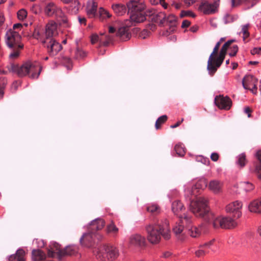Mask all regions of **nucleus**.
Masks as SVG:
<instances>
[{
	"label": "nucleus",
	"mask_w": 261,
	"mask_h": 261,
	"mask_svg": "<svg viewBox=\"0 0 261 261\" xmlns=\"http://www.w3.org/2000/svg\"><path fill=\"white\" fill-rule=\"evenodd\" d=\"M60 250V249H57L56 251H54L52 249H49L48 251L47 255L50 257H54L56 255H57L58 256V254L57 253V252Z\"/></svg>",
	"instance_id": "nucleus-52"
},
{
	"label": "nucleus",
	"mask_w": 261,
	"mask_h": 261,
	"mask_svg": "<svg viewBox=\"0 0 261 261\" xmlns=\"http://www.w3.org/2000/svg\"><path fill=\"white\" fill-rule=\"evenodd\" d=\"M190 210L196 217L204 218L208 223L211 218H213V213L210 212L207 200L204 197H199L192 200Z\"/></svg>",
	"instance_id": "nucleus-4"
},
{
	"label": "nucleus",
	"mask_w": 261,
	"mask_h": 261,
	"mask_svg": "<svg viewBox=\"0 0 261 261\" xmlns=\"http://www.w3.org/2000/svg\"><path fill=\"white\" fill-rule=\"evenodd\" d=\"M198 0H182L185 5L190 7L195 4Z\"/></svg>",
	"instance_id": "nucleus-56"
},
{
	"label": "nucleus",
	"mask_w": 261,
	"mask_h": 261,
	"mask_svg": "<svg viewBox=\"0 0 261 261\" xmlns=\"http://www.w3.org/2000/svg\"><path fill=\"white\" fill-rule=\"evenodd\" d=\"M219 159V154L217 152H213L211 155V159L214 162H217Z\"/></svg>",
	"instance_id": "nucleus-55"
},
{
	"label": "nucleus",
	"mask_w": 261,
	"mask_h": 261,
	"mask_svg": "<svg viewBox=\"0 0 261 261\" xmlns=\"http://www.w3.org/2000/svg\"><path fill=\"white\" fill-rule=\"evenodd\" d=\"M32 258L34 261H42L46 258V254L40 249H34L32 252Z\"/></svg>",
	"instance_id": "nucleus-30"
},
{
	"label": "nucleus",
	"mask_w": 261,
	"mask_h": 261,
	"mask_svg": "<svg viewBox=\"0 0 261 261\" xmlns=\"http://www.w3.org/2000/svg\"><path fill=\"white\" fill-rule=\"evenodd\" d=\"M44 12L45 15L48 16L55 15L57 18H62V20L63 21L66 20V19L64 18V13L62 9L53 2L47 3L45 4Z\"/></svg>",
	"instance_id": "nucleus-10"
},
{
	"label": "nucleus",
	"mask_w": 261,
	"mask_h": 261,
	"mask_svg": "<svg viewBox=\"0 0 261 261\" xmlns=\"http://www.w3.org/2000/svg\"><path fill=\"white\" fill-rule=\"evenodd\" d=\"M5 21L4 15L0 13V28L3 25Z\"/></svg>",
	"instance_id": "nucleus-62"
},
{
	"label": "nucleus",
	"mask_w": 261,
	"mask_h": 261,
	"mask_svg": "<svg viewBox=\"0 0 261 261\" xmlns=\"http://www.w3.org/2000/svg\"><path fill=\"white\" fill-rule=\"evenodd\" d=\"M94 236L95 237V234L93 232L84 234L80 239L81 244L85 247H91L92 245L93 242L94 241Z\"/></svg>",
	"instance_id": "nucleus-23"
},
{
	"label": "nucleus",
	"mask_w": 261,
	"mask_h": 261,
	"mask_svg": "<svg viewBox=\"0 0 261 261\" xmlns=\"http://www.w3.org/2000/svg\"><path fill=\"white\" fill-rule=\"evenodd\" d=\"M42 66L36 62L28 61L19 65L12 64L9 69L10 71L17 74L19 77L28 76L32 79H37L42 70Z\"/></svg>",
	"instance_id": "nucleus-2"
},
{
	"label": "nucleus",
	"mask_w": 261,
	"mask_h": 261,
	"mask_svg": "<svg viewBox=\"0 0 261 261\" xmlns=\"http://www.w3.org/2000/svg\"><path fill=\"white\" fill-rule=\"evenodd\" d=\"M166 22L164 25L170 27L171 31H173L177 25V17L173 14H170L167 17L166 16Z\"/></svg>",
	"instance_id": "nucleus-29"
},
{
	"label": "nucleus",
	"mask_w": 261,
	"mask_h": 261,
	"mask_svg": "<svg viewBox=\"0 0 261 261\" xmlns=\"http://www.w3.org/2000/svg\"><path fill=\"white\" fill-rule=\"evenodd\" d=\"M250 172H252V173H256L257 176L258 175V174H260V172H261V166H259V165H255V169L254 170H252V169H250Z\"/></svg>",
	"instance_id": "nucleus-53"
},
{
	"label": "nucleus",
	"mask_w": 261,
	"mask_h": 261,
	"mask_svg": "<svg viewBox=\"0 0 261 261\" xmlns=\"http://www.w3.org/2000/svg\"><path fill=\"white\" fill-rule=\"evenodd\" d=\"M219 48L217 46H215L207 61V69L211 75H213L219 67L217 66V58H215V56L218 51Z\"/></svg>",
	"instance_id": "nucleus-14"
},
{
	"label": "nucleus",
	"mask_w": 261,
	"mask_h": 261,
	"mask_svg": "<svg viewBox=\"0 0 261 261\" xmlns=\"http://www.w3.org/2000/svg\"><path fill=\"white\" fill-rule=\"evenodd\" d=\"M96 258L101 261H114L118 257V248L112 245H104L93 251Z\"/></svg>",
	"instance_id": "nucleus-7"
},
{
	"label": "nucleus",
	"mask_w": 261,
	"mask_h": 261,
	"mask_svg": "<svg viewBox=\"0 0 261 261\" xmlns=\"http://www.w3.org/2000/svg\"><path fill=\"white\" fill-rule=\"evenodd\" d=\"M168 117L166 115L160 116L156 120L155 123L156 129H159L161 128V126L164 124L167 120Z\"/></svg>",
	"instance_id": "nucleus-37"
},
{
	"label": "nucleus",
	"mask_w": 261,
	"mask_h": 261,
	"mask_svg": "<svg viewBox=\"0 0 261 261\" xmlns=\"http://www.w3.org/2000/svg\"><path fill=\"white\" fill-rule=\"evenodd\" d=\"M105 221L102 219H97L93 221L91 223L92 230H99L102 229L105 226Z\"/></svg>",
	"instance_id": "nucleus-31"
},
{
	"label": "nucleus",
	"mask_w": 261,
	"mask_h": 261,
	"mask_svg": "<svg viewBox=\"0 0 261 261\" xmlns=\"http://www.w3.org/2000/svg\"><path fill=\"white\" fill-rule=\"evenodd\" d=\"M146 210L151 214H154L159 212V207L156 204H150L147 206Z\"/></svg>",
	"instance_id": "nucleus-41"
},
{
	"label": "nucleus",
	"mask_w": 261,
	"mask_h": 261,
	"mask_svg": "<svg viewBox=\"0 0 261 261\" xmlns=\"http://www.w3.org/2000/svg\"><path fill=\"white\" fill-rule=\"evenodd\" d=\"M192 221V217L188 214H184V217L182 220L179 219V222H176L173 228V231L176 235L180 234L184 229V222L186 225H189Z\"/></svg>",
	"instance_id": "nucleus-16"
},
{
	"label": "nucleus",
	"mask_w": 261,
	"mask_h": 261,
	"mask_svg": "<svg viewBox=\"0 0 261 261\" xmlns=\"http://www.w3.org/2000/svg\"><path fill=\"white\" fill-rule=\"evenodd\" d=\"M171 255V253L170 252L167 251L163 253L162 257L164 258H168Z\"/></svg>",
	"instance_id": "nucleus-64"
},
{
	"label": "nucleus",
	"mask_w": 261,
	"mask_h": 261,
	"mask_svg": "<svg viewBox=\"0 0 261 261\" xmlns=\"http://www.w3.org/2000/svg\"><path fill=\"white\" fill-rule=\"evenodd\" d=\"M230 51L229 53V55L231 57L235 56L238 51V46L237 45H234L232 46L230 48Z\"/></svg>",
	"instance_id": "nucleus-47"
},
{
	"label": "nucleus",
	"mask_w": 261,
	"mask_h": 261,
	"mask_svg": "<svg viewBox=\"0 0 261 261\" xmlns=\"http://www.w3.org/2000/svg\"><path fill=\"white\" fill-rule=\"evenodd\" d=\"M99 39V37L96 34H94L91 36V42L92 44H95L96 43Z\"/></svg>",
	"instance_id": "nucleus-57"
},
{
	"label": "nucleus",
	"mask_w": 261,
	"mask_h": 261,
	"mask_svg": "<svg viewBox=\"0 0 261 261\" xmlns=\"http://www.w3.org/2000/svg\"><path fill=\"white\" fill-rule=\"evenodd\" d=\"M243 203L241 201L236 200L228 204L225 207L227 213L232 215L233 218L239 219L242 215V208Z\"/></svg>",
	"instance_id": "nucleus-11"
},
{
	"label": "nucleus",
	"mask_w": 261,
	"mask_h": 261,
	"mask_svg": "<svg viewBox=\"0 0 261 261\" xmlns=\"http://www.w3.org/2000/svg\"><path fill=\"white\" fill-rule=\"evenodd\" d=\"M58 24L57 23L51 21L46 24L44 30L40 27H37L34 30L33 34V37L40 41L53 39L54 37L57 35Z\"/></svg>",
	"instance_id": "nucleus-6"
},
{
	"label": "nucleus",
	"mask_w": 261,
	"mask_h": 261,
	"mask_svg": "<svg viewBox=\"0 0 261 261\" xmlns=\"http://www.w3.org/2000/svg\"><path fill=\"white\" fill-rule=\"evenodd\" d=\"M107 230L108 233H112L113 236H116L119 230L113 222L107 226Z\"/></svg>",
	"instance_id": "nucleus-38"
},
{
	"label": "nucleus",
	"mask_w": 261,
	"mask_h": 261,
	"mask_svg": "<svg viewBox=\"0 0 261 261\" xmlns=\"http://www.w3.org/2000/svg\"><path fill=\"white\" fill-rule=\"evenodd\" d=\"M129 243L130 246L142 247L145 246L146 241L144 237L135 234L130 237Z\"/></svg>",
	"instance_id": "nucleus-19"
},
{
	"label": "nucleus",
	"mask_w": 261,
	"mask_h": 261,
	"mask_svg": "<svg viewBox=\"0 0 261 261\" xmlns=\"http://www.w3.org/2000/svg\"><path fill=\"white\" fill-rule=\"evenodd\" d=\"M86 56V53L83 50L77 48L75 53V58L76 59L83 58Z\"/></svg>",
	"instance_id": "nucleus-46"
},
{
	"label": "nucleus",
	"mask_w": 261,
	"mask_h": 261,
	"mask_svg": "<svg viewBox=\"0 0 261 261\" xmlns=\"http://www.w3.org/2000/svg\"><path fill=\"white\" fill-rule=\"evenodd\" d=\"M148 241L153 245L160 243L161 236L165 240L170 238L169 223L166 219L147 224L145 227Z\"/></svg>",
	"instance_id": "nucleus-1"
},
{
	"label": "nucleus",
	"mask_w": 261,
	"mask_h": 261,
	"mask_svg": "<svg viewBox=\"0 0 261 261\" xmlns=\"http://www.w3.org/2000/svg\"><path fill=\"white\" fill-rule=\"evenodd\" d=\"M184 118H181V119L180 120H179L175 124H174V125H171V128H176L178 126H179L181 123L184 121Z\"/></svg>",
	"instance_id": "nucleus-60"
},
{
	"label": "nucleus",
	"mask_w": 261,
	"mask_h": 261,
	"mask_svg": "<svg viewBox=\"0 0 261 261\" xmlns=\"http://www.w3.org/2000/svg\"><path fill=\"white\" fill-rule=\"evenodd\" d=\"M181 16L182 17L191 16L192 17H195L196 16V15L195 13H194L193 12H192L191 11H182L181 12Z\"/></svg>",
	"instance_id": "nucleus-50"
},
{
	"label": "nucleus",
	"mask_w": 261,
	"mask_h": 261,
	"mask_svg": "<svg viewBox=\"0 0 261 261\" xmlns=\"http://www.w3.org/2000/svg\"><path fill=\"white\" fill-rule=\"evenodd\" d=\"M215 102L216 106L220 109L228 110L232 105L231 99L228 96L223 95L217 96L215 98Z\"/></svg>",
	"instance_id": "nucleus-17"
},
{
	"label": "nucleus",
	"mask_w": 261,
	"mask_h": 261,
	"mask_svg": "<svg viewBox=\"0 0 261 261\" xmlns=\"http://www.w3.org/2000/svg\"><path fill=\"white\" fill-rule=\"evenodd\" d=\"M219 0L211 3L206 0H202L199 4L197 10L204 15H211L215 13L219 7Z\"/></svg>",
	"instance_id": "nucleus-9"
},
{
	"label": "nucleus",
	"mask_w": 261,
	"mask_h": 261,
	"mask_svg": "<svg viewBox=\"0 0 261 261\" xmlns=\"http://www.w3.org/2000/svg\"><path fill=\"white\" fill-rule=\"evenodd\" d=\"M5 37L6 44L12 50V53L9 55L10 58L16 59L24 46L21 41V36L17 31L10 29L7 32Z\"/></svg>",
	"instance_id": "nucleus-3"
},
{
	"label": "nucleus",
	"mask_w": 261,
	"mask_h": 261,
	"mask_svg": "<svg viewBox=\"0 0 261 261\" xmlns=\"http://www.w3.org/2000/svg\"><path fill=\"white\" fill-rule=\"evenodd\" d=\"M25 252L23 249H19L14 254L11 255L9 261H25Z\"/></svg>",
	"instance_id": "nucleus-26"
},
{
	"label": "nucleus",
	"mask_w": 261,
	"mask_h": 261,
	"mask_svg": "<svg viewBox=\"0 0 261 261\" xmlns=\"http://www.w3.org/2000/svg\"><path fill=\"white\" fill-rule=\"evenodd\" d=\"M117 36L122 41H126L130 39L131 35L128 32L127 27H123L120 28L117 32Z\"/></svg>",
	"instance_id": "nucleus-28"
},
{
	"label": "nucleus",
	"mask_w": 261,
	"mask_h": 261,
	"mask_svg": "<svg viewBox=\"0 0 261 261\" xmlns=\"http://www.w3.org/2000/svg\"><path fill=\"white\" fill-rule=\"evenodd\" d=\"M191 24V22L188 20H185L182 21L181 27L182 28H188L189 26H190Z\"/></svg>",
	"instance_id": "nucleus-58"
},
{
	"label": "nucleus",
	"mask_w": 261,
	"mask_h": 261,
	"mask_svg": "<svg viewBox=\"0 0 261 261\" xmlns=\"http://www.w3.org/2000/svg\"><path fill=\"white\" fill-rule=\"evenodd\" d=\"M251 54L254 55H261V47H255L251 50Z\"/></svg>",
	"instance_id": "nucleus-54"
},
{
	"label": "nucleus",
	"mask_w": 261,
	"mask_h": 261,
	"mask_svg": "<svg viewBox=\"0 0 261 261\" xmlns=\"http://www.w3.org/2000/svg\"><path fill=\"white\" fill-rule=\"evenodd\" d=\"M97 5L94 1L89 2L87 4L86 12L89 18H93L95 16L97 11Z\"/></svg>",
	"instance_id": "nucleus-27"
},
{
	"label": "nucleus",
	"mask_w": 261,
	"mask_h": 261,
	"mask_svg": "<svg viewBox=\"0 0 261 261\" xmlns=\"http://www.w3.org/2000/svg\"><path fill=\"white\" fill-rule=\"evenodd\" d=\"M45 45L47 51L50 56L56 55L62 49V46L59 42L54 39L41 41Z\"/></svg>",
	"instance_id": "nucleus-13"
},
{
	"label": "nucleus",
	"mask_w": 261,
	"mask_h": 261,
	"mask_svg": "<svg viewBox=\"0 0 261 261\" xmlns=\"http://www.w3.org/2000/svg\"><path fill=\"white\" fill-rule=\"evenodd\" d=\"M149 18L152 22L158 23L160 26H163L166 22V14L162 12H153L150 15Z\"/></svg>",
	"instance_id": "nucleus-21"
},
{
	"label": "nucleus",
	"mask_w": 261,
	"mask_h": 261,
	"mask_svg": "<svg viewBox=\"0 0 261 261\" xmlns=\"http://www.w3.org/2000/svg\"><path fill=\"white\" fill-rule=\"evenodd\" d=\"M27 16V12L25 10L22 9L17 12V17L20 20H24Z\"/></svg>",
	"instance_id": "nucleus-45"
},
{
	"label": "nucleus",
	"mask_w": 261,
	"mask_h": 261,
	"mask_svg": "<svg viewBox=\"0 0 261 261\" xmlns=\"http://www.w3.org/2000/svg\"><path fill=\"white\" fill-rule=\"evenodd\" d=\"M112 8L114 12L119 16L123 15L126 12L125 6L122 4L113 5Z\"/></svg>",
	"instance_id": "nucleus-32"
},
{
	"label": "nucleus",
	"mask_w": 261,
	"mask_h": 261,
	"mask_svg": "<svg viewBox=\"0 0 261 261\" xmlns=\"http://www.w3.org/2000/svg\"><path fill=\"white\" fill-rule=\"evenodd\" d=\"M150 2L154 5L160 3L164 8L166 9L167 8V4L165 2V0H153V2L152 1H150Z\"/></svg>",
	"instance_id": "nucleus-51"
},
{
	"label": "nucleus",
	"mask_w": 261,
	"mask_h": 261,
	"mask_svg": "<svg viewBox=\"0 0 261 261\" xmlns=\"http://www.w3.org/2000/svg\"><path fill=\"white\" fill-rule=\"evenodd\" d=\"M223 184L220 181L213 180L210 182L209 189L215 194H218L222 191Z\"/></svg>",
	"instance_id": "nucleus-25"
},
{
	"label": "nucleus",
	"mask_w": 261,
	"mask_h": 261,
	"mask_svg": "<svg viewBox=\"0 0 261 261\" xmlns=\"http://www.w3.org/2000/svg\"><path fill=\"white\" fill-rule=\"evenodd\" d=\"M171 210L173 214L182 220L184 217L182 213L185 211L186 207L180 200H176L172 202Z\"/></svg>",
	"instance_id": "nucleus-18"
},
{
	"label": "nucleus",
	"mask_w": 261,
	"mask_h": 261,
	"mask_svg": "<svg viewBox=\"0 0 261 261\" xmlns=\"http://www.w3.org/2000/svg\"><path fill=\"white\" fill-rule=\"evenodd\" d=\"M98 13L99 19L101 21H103L105 19L110 18L111 17V15L109 12L102 8H100L99 9Z\"/></svg>",
	"instance_id": "nucleus-35"
},
{
	"label": "nucleus",
	"mask_w": 261,
	"mask_h": 261,
	"mask_svg": "<svg viewBox=\"0 0 261 261\" xmlns=\"http://www.w3.org/2000/svg\"><path fill=\"white\" fill-rule=\"evenodd\" d=\"M247 163L246 155L244 153L239 154L237 157V164L241 168L244 167Z\"/></svg>",
	"instance_id": "nucleus-36"
},
{
	"label": "nucleus",
	"mask_w": 261,
	"mask_h": 261,
	"mask_svg": "<svg viewBox=\"0 0 261 261\" xmlns=\"http://www.w3.org/2000/svg\"><path fill=\"white\" fill-rule=\"evenodd\" d=\"M244 111L246 114H247L248 117H251V110L249 107H246L244 109Z\"/></svg>",
	"instance_id": "nucleus-63"
},
{
	"label": "nucleus",
	"mask_w": 261,
	"mask_h": 261,
	"mask_svg": "<svg viewBox=\"0 0 261 261\" xmlns=\"http://www.w3.org/2000/svg\"><path fill=\"white\" fill-rule=\"evenodd\" d=\"M208 252V251L206 250L205 248H202V246H201L199 248L195 251V254L197 257H201L204 256Z\"/></svg>",
	"instance_id": "nucleus-42"
},
{
	"label": "nucleus",
	"mask_w": 261,
	"mask_h": 261,
	"mask_svg": "<svg viewBox=\"0 0 261 261\" xmlns=\"http://www.w3.org/2000/svg\"><path fill=\"white\" fill-rule=\"evenodd\" d=\"M78 19L81 24H84L85 25L86 24V19L85 17L79 16Z\"/></svg>",
	"instance_id": "nucleus-61"
},
{
	"label": "nucleus",
	"mask_w": 261,
	"mask_h": 261,
	"mask_svg": "<svg viewBox=\"0 0 261 261\" xmlns=\"http://www.w3.org/2000/svg\"><path fill=\"white\" fill-rule=\"evenodd\" d=\"M235 18L231 15H226L224 18V21L225 23H231L234 21Z\"/></svg>",
	"instance_id": "nucleus-49"
},
{
	"label": "nucleus",
	"mask_w": 261,
	"mask_h": 261,
	"mask_svg": "<svg viewBox=\"0 0 261 261\" xmlns=\"http://www.w3.org/2000/svg\"><path fill=\"white\" fill-rule=\"evenodd\" d=\"M258 80L252 75H246L242 80V85L244 89L250 90L253 94L257 92Z\"/></svg>",
	"instance_id": "nucleus-12"
},
{
	"label": "nucleus",
	"mask_w": 261,
	"mask_h": 261,
	"mask_svg": "<svg viewBox=\"0 0 261 261\" xmlns=\"http://www.w3.org/2000/svg\"><path fill=\"white\" fill-rule=\"evenodd\" d=\"M176 154L180 156H183L185 154V148L181 144H177L174 147Z\"/></svg>",
	"instance_id": "nucleus-40"
},
{
	"label": "nucleus",
	"mask_w": 261,
	"mask_h": 261,
	"mask_svg": "<svg viewBox=\"0 0 261 261\" xmlns=\"http://www.w3.org/2000/svg\"><path fill=\"white\" fill-rule=\"evenodd\" d=\"M78 252V247L74 245L67 246L63 249L59 250L57 253L60 258L65 256H71L76 254Z\"/></svg>",
	"instance_id": "nucleus-20"
},
{
	"label": "nucleus",
	"mask_w": 261,
	"mask_h": 261,
	"mask_svg": "<svg viewBox=\"0 0 261 261\" xmlns=\"http://www.w3.org/2000/svg\"><path fill=\"white\" fill-rule=\"evenodd\" d=\"M235 218L226 217H216L213 213V218H211L210 222H212L215 228L219 227L224 229H230L236 227L237 222Z\"/></svg>",
	"instance_id": "nucleus-8"
},
{
	"label": "nucleus",
	"mask_w": 261,
	"mask_h": 261,
	"mask_svg": "<svg viewBox=\"0 0 261 261\" xmlns=\"http://www.w3.org/2000/svg\"><path fill=\"white\" fill-rule=\"evenodd\" d=\"M234 41V40H228L226 43L224 44L222 46L219 56L217 58V66L220 67L222 63H223L224 59L225 58V55L226 54V52L227 49L230 45V44Z\"/></svg>",
	"instance_id": "nucleus-22"
},
{
	"label": "nucleus",
	"mask_w": 261,
	"mask_h": 261,
	"mask_svg": "<svg viewBox=\"0 0 261 261\" xmlns=\"http://www.w3.org/2000/svg\"><path fill=\"white\" fill-rule=\"evenodd\" d=\"M22 28V25L21 23H18L14 24L13 26V29H11L12 30L15 31L16 30H21V29Z\"/></svg>",
	"instance_id": "nucleus-59"
},
{
	"label": "nucleus",
	"mask_w": 261,
	"mask_h": 261,
	"mask_svg": "<svg viewBox=\"0 0 261 261\" xmlns=\"http://www.w3.org/2000/svg\"><path fill=\"white\" fill-rule=\"evenodd\" d=\"M215 242V239H212V240L204 243L203 245H202V248H205L206 249L208 248H211V247L214 245Z\"/></svg>",
	"instance_id": "nucleus-48"
},
{
	"label": "nucleus",
	"mask_w": 261,
	"mask_h": 261,
	"mask_svg": "<svg viewBox=\"0 0 261 261\" xmlns=\"http://www.w3.org/2000/svg\"><path fill=\"white\" fill-rule=\"evenodd\" d=\"M201 227L202 226H200L199 227L192 226L189 229V234L193 238H196L199 237L201 232Z\"/></svg>",
	"instance_id": "nucleus-34"
},
{
	"label": "nucleus",
	"mask_w": 261,
	"mask_h": 261,
	"mask_svg": "<svg viewBox=\"0 0 261 261\" xmlns=\"http://www.w3.org/2000/svg\"><path fill=\"white\" fill-rule=\"evenodd\" d=\"M248 209L251 213L261 214V198L251 201L248 205Z\"/></svg>",
	"instance_id": "nucleus-24"
},
{
	"label": "nucleus",
	"mask_w": 261,
	"mask_h": 261,
	"mask_svg": "<svg viewBox=\"0 0 261 261\" xmlns=\"http://www.w3.org/2000/svg\"><path fill=\"white\" fill-rule=\"evenodd\" d=\"M219 48L217 46H215L207 61V69L211 75H213L219 67L217 66V58H215V56L218 51Z\"/></svg>",
	"instance_id": "nucleus-15"
},
{
	"label": "nucleus",
	"mask_w": 261,
	"mask_h": 261,
	"mask_svg": "<svg viewBox=\"0 0 261 261\" xmlns=\"http://www.w3.org/2000/svg\"><path fill=\"white\" fill-rule=\"evenodd\" d=\"M250 27V25L249 23H247L241 26V31L240 34L242 33L243 34V40L245 43L248 41L247 39L250 36V33L249 32Z\"/></svg>",
	"instance_id": "nucleus-33"
},
{
	"label": "nucleus",
	"mask_w": 261,
	"mask_h": 261,
	"mask_svg": "<svg viewBox=\"0 0 261 261\" xmlns=\"http://www.w3.org/2000/svg\"><path fill=\"white\" fill-rule=\"evenodd\" d=\"M81 5L79 1L75 0L74 2L70 6L71 11L74 13H76L79 11Z\"/></svg>",
	"instance_id": "nucleus-43"
},
{
	"label": "nucleus",
	"mask_w": 261,
	"mask_h": 261,
	"mask_svg": "<svg viewBox=\"0 0 261 261\" xmlns=\"http://www.w3.org/2000/svg\"><path fill=\"white\" fill-rule=\"evenodd\" d=\"M207 186V182L204 179H201L199 180L195 185L194 187L193 188L192 194H194V191L193 189H203L205 188Z\"/></svg>",
	"instance_id": "nucleus-39"
},
{
	"label": "nucleus",
	"mask_w": 261,
	"mask_h": 261,
	"mask_svg": "<svg viewBox=\"0 0 261 261\" xmlns=\"http://www.w3.org/2000/svg\"><path fill=\"white\" fill-rule=\"evenodd\" d=\"M242 188L246 192H249L254 189V186L249 182H244L242 185Z\"/></svg>",
	"instance_id": "nucleus-44"
},
{
	"label": "nucleus",
	"mask_w": 261,
	"mask_h": 261,
	"mask_svg": "<svg viewBox=\"0 0 261 261\" xmlns=\"http://www.w3.org/2000/svg\"><path fill=\"white\" fill-rule=\"evenodd\" d=\"M127 7L132 22L140 23L146 19L143 12L145 8V5L141 0H130L127 4Z\"/></svg>",
	"instance_id": "nucleus-5"
}]
</instances>
